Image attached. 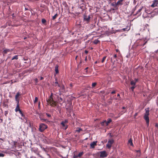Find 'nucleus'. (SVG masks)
<instances>
[{"label": "nucleus", "instance_id": "f257e3e1", "mask_svg": "<svg viewBox=\"0 0 158 158\" xmlns=\"http://www.w3.org/2000/svg\"><path fill=\"white\" fill-rule=\"evenodd\" d=\"M145 113L144 115V119L146 122V123L147 127H148L149 124V119L148 115L149 114V108H148L145 109Z\"/></svg>", "mask_w": 158, "mask_h": 158}, {"label": "nucleus", "instance_id": "f03ea898", "mask_svg": "<svg viewBox=\"0 0 158 158\" xmlns=\"http://www.w3.org/2000/svg\"><path fill=\"white\" fill-rule=\"evenodd\" d=\"M143 10L146 13H148V14H150L151 13V12L148 13V12L147 10L146 9V8L145 7H143V6H142V7L139 9L136 12V13L134 14H133V15L135 16H137V17L140 16L141 15V11L142 10Z\"/></svg>", "mask_w": 158, "mask_h": 158}, {"label": "nucleus", "instance_id": "7ed1b4c3", "mask_svg": "<svg viewBox=\"0 0 158 158\" xmlns=\"http://www.w3.org/2000/svg\"><path fill=\"white\" fill-rule=\"evenodd\" d=\"M47 128L48 126L46 125L44 123H41L40 125L39 130L40 132H42Z\"/></svg>", "mask_w": 158, "mask_h": 158}, {"label": "nucleus", "instance_id": "20e7f679", "mask_svg": "<svg viewBox=\"0 0 158 158\" xmlns=\"http://www.w3.org/2000/svg\"><path fill=\"white\" fill-rule=\"evenodd\" d=\"M73 106H72V103H69V105L66 107V109L67 111L69 113H71L73 110Z\"/></svg>", "mask_w": 158, "mask_h": 158}, {"label": "nucleus", "instance_id": "39448f33", "mask_svg": "<svg viewBox=\"0 0 158 158\" xmlns=\"http://www.w3.org/2000/svg\"><path fill=\"white\" fill-rule=\"evenodd\" d=\"M83 20L84 21H86V23H88L90 21V15H83Z\"/></svg>", "mask_w": 158, "mask_h": 158}, {"label": "nucleus", "instance_id": "423d86ee", "mask_svg": "<svg viewBox=\"0 0 158 158\" xmlns=\"http://www.w3.org/2000/svg\"><path fill=\"white\" fill-rule=\"evenodd\" d=\"M100 157L102 158H104L107 156L108 154L105 151L100 152Z\"/></svg>", "mask_w": 158, "mask_h": 158}, {"label": "nucleus", "instance_id": "0eeeda50", "mask_svg": "<svg viewBox=\"0 0 158 158\" xmlns=\"http://www.w3.org/2000/svg\"><path fill=\"white\" fill-rule=\"evenodd\" d=\"M158 4V0H154L152 1V3L151 6L152 7H155L157 6Z\"/></svg>", "mask_w": 158, "mask_h": 158}, {"label": "nucleus", "instance_id": "6e6552de", "mask_svg": "<svg viewBox=\"0 0 158 158\" xmlns=\"http://www.w3.org/2000/svg\"><path fill=\"white\" fill-rule=\"evenodd\" d=\"M60 124L62 125V128L64 130H66L68 128V125H66L65 123H64V122H61L60 123Z\"/></svg>", "mask_w": 158, "mask_h": 158}, {"label": "nucleus", "instance_id": "1a4fd4ad", "mask_svg": "<svg viewBox=\"0 0 158 158\" xmlns=\"http://www.w3.org/2000/svg\"><path fill=\"white\" fill-rule=\"evenodd\" d=\"M97 141H94L91 143L90 144V148H94L95 146L97 145Z\"/></svg>", "mask_w": 158, "mask_h": 158}, {"label": "nucleus", "instance_id": "9d476101", "mask_svg": "<svg viewBox=\"0 0 158 158\" xmlns=\"http://www.w3.org/2000/svg\"><path fill=\"white\" fill-rule=\"evenodd\" d=\"M130 27L128 26H127L125 28L122 29L120 30L121 31H128L130 30Z\"/></svg>", "mask_w": 158, "mask_h": 158}, {"label": "nucleus", "instance_id": "9b49d317", "mask_svg": "<svg viewBox=\"0 0 158 158\" xmlns=\"http://www.w3.org/2000/svg\"><path fill=\"white\" fill-rule=\"evenodd\" d=\"M123 1V0H120L118 1L116 3H115V5L117 6L118 5H123L122 2Z\"/></svg>", "mask_w": 158, "mask_h": 158}, {"label": "nucleus", "instance_id": "f8f14e48", "mask_svg": "<svg viewBox=\"0 0 158 158\" xmlns=\"http://www.w3.org/2000/svg\"><path fill=\"white\" fill-rule=\"evenodd\" d=\"M58 67L59 66L58 64H56L55 67V71L56 74H57L59 73Z\"/></svg>", "mask_w": 158, "mask_h": 158}, {"label": "nucleus", "instance_id": "ddd939ff", "mask_svg": "<svg viewBox=\"0 0 158 158\" xmlns=\"http://www.w3.org/2000/svg\"><path fill=\"white\" fill-rule=\"evenodd\" d=\"M21 110H20L19 108V104H17V106L16 107L15 109V111L16 112H17L18 111H19Z\"/></svg>", "mask_w": 158, "mask_h": 158}, {"label": "nucleus", "instance_id": "4468645a", "mask_svg": "<svg viewBox=\"0 0 158 158\" xmlns=\"http://www.w3.org/2000/svg\"><path fill=\"white\" fill-rule=\"evenodd\" d=\"M112 121V120L110 118H108L107 119V121L106 122V126H107L108 125V124L110 123Z\"/></svg>", "mask_w": 158, "mask_h": 158}, {"label": "nucleus", "instance_id": "2eb2a0df", "mask_svg": "<svg viewBox=\"0 0 158 158\" xmlns=\"http://www.w3.org/2000/svg\"><path fill=\"white\" fill-rule=\"evenodd\" d=\"M10 52V50L9 49L7 48L4 49L3 52L4 53L6 54H7L8 52Z\"/></svg>", "mask_w": 158, "mask_h": 158}, {"label": "nucleus", "instance_id": "dca6fc26", "mask_svg": "<svg viewBox=\"0 0 158 158\" xmlns=\"http://www.w3.org/2000/svg\"><path fill=\"white\" fill-rule=\"evenodd\" d=\"M128 143L130 144L131 146H133V144L132 143V139L131 138H130L128 141Z\"/></svg>", "mask_w": 158, "mask_h": 158}, {"label": "nucleus", "instance_id": "f3484780", "mask_svg": "<svg viewBox=\"0 0 158 158\" xmlns=\"http://www.w3.org/2000/svg\"><path fill=\"white\" fill-rule=\"evenodd\" d=\"M114 142V140L113 139H109L108 140V143L112 145Z\"/></svg>", "mask_w": 158, "mask_h": 158}, {"label": "nucleus", "instance_id": "a211bd4d", "mask_svg": "<svg viewBox=\"0 0 158 158\" xmlns=\"http://www.w3.org/2000/svg\"><path fill=\"white\" fill-rule=\"evenodd\" d=\"M137 7V6H135V7H134L132 9V10H131V14H133H133H134V12L135 11V10H136V7Z\"/></svg>", "mask_w": 158, "mask_h": 158}, {"label": "nucleus", "instance_id": "6ab92c4d", "mask_svg": "<svg viewBox=\"0 0 158 158\" xmlns=\"http://www.w3.org/2000/svg\"><path fill=\"white\" fill-rule=\"evenodd\" d=\"M99 42H100V41L98 40V39L95 40L93 41V43L94 44H97Z\"/></svg>", "mask_w": 158, "mask_h": 158}, {"label": "nucleus", "instance_id": "aec40b11", "mask_svg": "<svg viewBox=\"0 0 158 158\" xmlns=\"http://www.w3.org/2000/svg\"><path fill=\"white\" fill-rule=\"evenodd\" d=\"M60 89L62 90V92L65 91L64 86L63 85H61Z\"/></svg>", "mask_w": 158, "mask_h": 158}, {"label": "nucleus", "instance_id": "412c9836", "mask_svg": "<svg viewBox=\"0 0 158 158\" xmlns=\"http://www.w3.org/2000/svg\"><path fill=\"white\" fill-rule=\"evenodd\" d=\"M18 59V55H16L14 56L11 59V60H17Z\"/></svg>", "mask_w": 158, "mask_h": 158}, {"label": "nucleus", "instance_id": "4be33fe9", "mask_svg": "<svg viewBox=\"0 0 158 158\" xmlns=\"http://www.w3.org/2000/svg\"><path fill=\"white\" fill-rule=\"evenodd\" d=\"M19 113L21 115V116L23 117V118H25V115L23 114V113L22 112V111H21V110L19 111Z\"/></svg>", "mask_w": 158, "mask_h": 158}, {"label": "nucleus", "instance_id": "5701e85b", "mask_svg": "<svg viewBox=\"0 0 158 158\" xmlns=\"http://www.w3.org/2000/svg\"><path fill=\"white\" fill-rule=\"evenodd\" d=\"M46 100H47V102H49V103H51L53 101V99H51L50 98H49V99H47Z\"/></svg>", "mask_w": 158, "mask_h": 158}, {"label": "nucleus", "instance_id": "b1692460", "mask_svg": "<svg viewBox=\"0 0 158 158\" xmlns=\"http://www.w3.org/2000/svg\"><path fill=\"white\" fill-rule=\"evenodd\" d=\"M106 120H105L103 121V122H101V124L102 126H106Z\"/></svg>", "mask_w": 158, "mask_h": 158}, {"label": "nucleus", "instance_id": "393cba45", "mask_svg": "<svg viewBox=\"0 0 158 158\" xmlns=\"http://www.w3.org/2000/svg\"><path fill=\"white\" fill-rule=\"evenodd\" d=\"M130 84L131 85H136V83L135 82V81H134L133 80H132L131 81Z\"/></svg>", "mask_w": 158, "mask_h": 158}, {"label": "nucleus", "instance_id": "a878e982", "mask_svg": "<svg viewBox=\"0 0 158 158\" xmlns=\"http://www.w3.org/2000/svg\"><path fill=\"white\" fill-rule=\"evenodd\" d=\"M39 118H40V119L43 122H46V121H48V120L47 119L42 118H41L40 116L39 117Z\"/></svg>", "mask_w": 158, "mask_h": 158}, {"label": "nucleus", "instance_id": "bb28decb", "mask_svg": "<svg viewBox=\"0 0 158 158\" xmlns=\"http://www.w3.org/2000/svg\"><path fill=\"white\" fill-rule=\"evenodd\" d=\"M111 146V145L109 143H107L106 144V147L109 149H110Z\"/></svg>", "mask_w": 158, "mask_h": 158}, {"label": "nucleus", "instance_id": "cd10ccee", "mask_svg": "<svg viewBox=\"0 0 158 158\" xmlns=\"http://www.w3.org/2000/svg\"><path fill=\"white\" fill-rule=\"evenodd\" d=\"M50 105L53 107L55 106H56V104L55 102H52L51 103H50Z\"/></svg>", "mask_w": 158, "mask_h": 158}, {"label": "nucleus", "instance_id": "c85d7f7f", "mask_svg": "<svg viewBox=\"0 0 158 158\" xmlns=\"http://www.w3.org/2000/svg\"><path fill=\"white\" fill-rule=\"evenodd\" d=\"M41 22L42 23L45 24L46 22V21L44 19H42L41 20Z\"/></svg>", "mask_w": 158, "mask_h": 158}, {"label": "nucleus", "instance_id": "c756f323", "mask_svg": "<svg viewBox=\"0 0 158 158\" xmlns=\"http://www.w3.org/2000/svg\"><path fill=\"white\" fill-rule=\"evenodd\" d=\"M58 16L57 14H56L54 16H52V19L53 20L55 19L57 17V16Z\"/></svg>", "mask_w": 158, "mask_h": 158}, {"label": "nucleus", "instance_id": "7c9ffc66", "mask_svg": "<svg viewBox=\"0 0 158 158\" xmlns=\"http://www.w3.org/2000/svg\"><path fill=\"white\" fill-rule=\"evenodd\" d=\"M135 87H136L135 85H133L130 88L131 89V91H133L134 89L135 88Z\"/></svg>", "mask_w": 158, "mask_h": 158}, {"label": "nucleus", "instance_id": "2f4dec72", "mask_svg": "<svg viewBox=\"0 0 158 158\" xmlns=\"http://www.w3.org/2000/svg\"><path fill=\"white\" fill-rule=\"evenodd\" d=\"M95 27V24H91L90 25V28L91 29H93Z\"/></svg>", "mask_w": 158, "mask_h": 158}, {"label": "nucleus", "instance_id": "473e14b6", "mask_svg": "<svg viewBox=\"0 0 158 158\" xmlns=\"http://www.w3.org/2000/svg\"><path fill=\"white\" fill-rule=\"evenodd\" d=\"M78 129L76 130V131L78 133H79L80 131H82V129L81 128H78Z\"/></svg>", "mask_w": 158, "mask_h": 158}, {"label": "nucleus", "instance_id": "72a5a7b5", "mask_svg": "<svg viewBox=\"0 0 158 158\" xmlns=\"http://www.w3.org/2000/svg\"><path fill=\"white\" fill-rule=\"evenodd\" d=\"M83 154V152H80L78 155L77 156H78L79 157H81Z\"/></svg>", "mask_w": 158, "mask_h": 158}, {"label": "nucleus", "instance_id": "f704fd0d", "mask_svg": "<svg viewBox=\"0 0 158 158\" xmlns=\"http://www.w3.org/2000/svg\"><path fill=\"white\" fill-rule=\"evenodd\" d=\"M97 85V83L94 82L92 83V86L93 88L94 87Z\"/></svg>", "mask_w": 158, "mask_h": 158}, {"label": "nucleus", "instance_id": "c9c22d12", "mask_svg": "<svg viewBox=\"0 0 158 158\" xmlns=\"http://www.w3.org/2000/svg\"><path fill=\"white\" fill-rule=\"evenodd\" d=\"M20 94L19 92H18L15 96V98H18V97L20 95Z\"/></svg>", "mask_w": 158, "mask_h": 158}, {"label": "nucleus", "instance_id": "e433bc0d", "mask_svg": "<svg viewBox=\"0 0 158 158\" xmlns=\"http://www.w3.org/2000/svg\"><path fill=\"white\" fill-rule=\"evenodd\" d=\"M79 157L77 156V155H76L74 154L73 156V158H78Z\"/></svg>", "mask_w": 158, "mask_h": 158}, {"label": "nucleus", "instance_id": "4c0bfd02", "mask_svg": "<svg viewBox=\"0 0 158 158\" xmlns=\"http://www.w3.org/2000/svg\"><path fill=\"white\" fill-rule=\"evenodd\" d=\"M38 100V98L37 97H35V100L34 101V103H36Z\"/></svg>", "mask_w": 158, "mask_h": 158}, {"label": "nucleus", "instance_id": "58836bf2", "mask_svg": "<svg viewBox=\"0 0 158 158\" xmlns=\"http://www.w3.org/2000/svg\"><path fill=\"white\" fill-rule=\"evenodd\" d=\"M106 56H105L103 57L102 59V63H103L104 62V61L106 59Z\"/></svg>", "mask_w": 158, "mask_h": 158}, {"label": "nucleus", "instance_id": "ea45409f", "mask_svg": "<svg viewBox=\"0 0 158 158\" xmlns=\"http://www.w3.org/2000/svg\"><path fill=\"white\" fill-rule=\"evenodd\" d=\"M15 101L17 102V104H19V99H18L17 98H15Z\"/></svg>", "mask_w": 158, "mask_h": 158}, {"label": "nucleus", "instance_id": "a19ab883", "mask_svg": "<svg viewBox=\"0 0 158 158\" xmlns=\"http://www.w3.org/2000/svg\"><path fill=\"white\" fill-rule=\"evenodd\" d=\"M62 122H64V123L65 124L68 123V120L67 119H65L64 121H62Z\"/></svg>", "mask_w": 158, "mask_h": 158}, {"label": "nucleus", "instance_id": "79ce46f5", "mask_svg": "<svg viewBox=\"0 0 158 158\" xmlns=\"http://www.w3.org/2000/svg\"><path fill=\"white\" fill-rule=\"evenodd\" d=\"M46 115L48 117H50L51 116V115L49 114L48 113H46Z\"/></svg>", "mask_w": 158, "mask_h": 158}, {"label": "nucleus", "instance_id": "37998d69", "mask_svg": "<svg viewBox=\"0 0 158 158\" xmlns=\"http://www.w3.org/2000/svg\"><path fill=\"white\" fill-rule=\"evenodd\" d=\"M4 156V154L2 153H0V157H3Z\"/></svg>", "mask_w": 158, "mask_h": 158}, {"label": "nucleus", "instance_id": "c03bdc74", "mask_svg": "<svg viewBox=\"0 0 158 158\" xmlns=\"http://www.w3.org/2000/svg\"><path fill=\"white\" fill-rule=\"evenodd\" d=\"M44 141L45 143H48V142L47 141V140L46 139H44Z\"/></svg>", "mask_w": 158, "mask_h": 158}, {"label": "nucleus", "instance_id": "a18cd8bd", "mask_svg": "<svg viewBox=\"0 0 158 158\" xmlns=\"http://www.w3.org/2000/svg\"><path fill=\"white\" fill-rule=\"evenodd\" d=\"M52 96V93L51 94V95L49 97V98H50L51 99H53Z\"/></svg>", "mask_w": 158, "mask_h": 158}, {"label": "nucleus", "instance_id": "49530a36", "mask_svg": "<svg viewBox=\"0 0 158 158\" xmlns=\"http://www.w3.org/2000/svg\"><path fill=\"white\" fill-rule=\"evenodd\" d=\"M108 134L109 135V136H110V138L112 137H113L114 136V135H111V133H109Z\"/></svg>", "mask_w": 158, "mask_h": 158}, {"label": "nucleus", "instance_id": "de8ad7c7", "mask_svg": "<svg viewBox=\"0 0 158 158\" xmlns=\"http://www.w3.org/2000/svg\"><path fill=\"white\" fill-rule=\"evenodd\" d=\"M155 12L157 13V14H158V10L157 9H156L155 10Z\"/></svg>", "mask_w": 158, "mask_h": 158}, {"label": "nucleus", "instance_id": "09e8293b", "mask_svg": "<svg viewBox=\"0 0 158 158\" xmlns=\"http://www.w3.org/2000/svg\"><path fill=\"white\" fill-rule=\"evenodd\" d=\"M138 81V79H137V78H135V83Z\"/></svg>", "mask_w": 158, "mask_h": 158}, {"label": "nucleus", "instance_id": "8fccbe9b", "mask_svg": "<svg viewBox=\"0 0 158 158\" xmlns=\"http://www.w3.org/2000/svg\"><path fill=\"white\" fill-rule=\"evenodd\" d=\"M136 151L137 152H139L140 154L141 153L140 150H136Z\"/></svg>", "mask_w": 158, "mask_h": 158}, {"label": "nucleus", "instance_id": "3c124183", "mask_svg": "<svg viewBox=\"0 0 158 158\" xmlns=\"http://www.w3.org/2000/svg\"><path fill=\"white\" fill-rule=\"evenodd\" d=\"M81 66V64H79L78 65H77V68H79Z\"/></svg>", "mask_w": 158, "mask_h": 158}, {"label": "nucleus", "instance_id": "603ef678", "mask_svg": "<svg viewBox=\"0 0 158 158\" xmlns=\"http://www.w3.org/2000/svg\"><path fill=\"white\" fill-rule=\"evenodd\" d=\"M111 5H112V6H114V7H115L117 6H115V4H114V3H112L111 4Z\"/></svg>", "mask_w": 158, "mask_h": 158}, {"label": "nucleus", "instance_id": "864d4df0", "mask_svg": "<svg viewBox=\"0 0 158 158\" xmlns=\"http://www.w3.org/2000/svg\"><path fill=\"white\" fill-rule=\"evenodd\" d=\"M85 52L86 54H87L88 52V51L87 50H85Z\"/></svg>", "mask_w": 158, "mask_h": 158}, {"label": "nucleus", "instance_id": "5fc2aeb1", "mask_svg": "<svg viewBox=\"0 0 158 158\" xmlns=\"http://www.w3.org/2000/svg\"><path fill=\"white\" fill-rule=\"evenodd\" d=\"M115 93V91H113L111 92V94H114Z\"/></svg>", "mask_w": 158, "mask_h": 158}, {"label": "nucleus", "instance_id": "6e6d98bb", "mask_svg": "<svg viewBox=\"0 0 158 158\" xmlns=\"http://www.w3.org/2000/svg\"><path fill=\"white\" fill-rule=\"evenodd\" d=\"M82 62V59L80 60L79 64H81Z\"/></svg>", "mask_w": 158, "mask_h": 158}, {"label": "nucleus", "instance_id": "4d7b16f0", "mask_svg": "<svg viewBox=\"0 0 158 158\" xmlns=\"http://www.w3.org/2000/svg\"><path fill=\"white\" fill-rule=\"evenodd\" d=\"M12 17H13V18H14V17H15V14H14V13L12 15Z\"/></svg>", "mask_w": 158, "mask_h": 158}, {"label": "nucleus", "instance_id": "13d9d810", "mask_svg": "<svg viewBox=\"0 0 158 158\" xmlns=\"http://www.w3.org/2000/svg\"><path fill=\"white\" fill-rule=\"evenodd\" d=\"M114 58H116L117 57V55L116 54H115L114 56Z\"/></svg>", "mask_w": 158, "mask_h": 158}, {"label": "nucleus", "instance_id": "bf43d9fd", "mask_svg": "<svg viewBox=\"0 0 158 158\" xmlns=\"http://www.w3.org/2000/svg\"><path fill=\"white\" fill-rule=\"evenodd\" d=\"M1 140L2 141V142L4 141L3 139L2 138H0V142H1Z\"/></svg>", "mask_w": 158, "mask_h": 158}, {"label": "nucleus", "instance_id": "052dcab7", "mask_svg": "<svg viewBox=\"0 0 158 158\" xmlns=\"http://www.w3.org/2000/svg\"><path fill=\"white\" fill-rule=\"evenodd\" d=\"M137 114H137V113H136L134 115V116L135 117L137 115Z\"/></svg>", "mask_w": 158, "mask_h": 158}, {"label": "nucleus", "instance_id": "680f3d73", "mask_svg": "<svg viewBox=\"0 0 158 158\" xmlns=\"http://www.w3.org/2000/svg\"><path fill=\"white\" fill-rule=\"evenodd\" d=\"M44 79V77H40V80H43V79Z\"/></svg>", "mask_w": 158, "mask_h": 158}, {"label": "nucleus", "instance_id": "e2e57ef3", "mask_svg": "<svg viewBox=\"0 0 158 158\" xmlns=\"http://www.w3.org/2000/svg\"><path fill=\"white\" fill-rule=\"evenodd\" d=\"M63 5H65L66 4V3L65 2H63Z\"/></svg>", "mask_w": 158, "mask_h": 158}, {"label": "nucleus", "instance_id": "0e129e2a", "mask_svg": "<svg viewBox=\"0 0 158 158\" xmlns=\"http://www.w3.org/2000/svg\"><path fill=\"white\" fill-rule=\"evenodd\" d=\"M109 103H110V104H111V103H112V100H111V101H109Z\"/></svg>", "mask_w": 158, "mask_h": 158}, {"label": "nucleus", "instance_id": "69168bd1", "mask_svg": "<svg viewBox=\"0 0 158 158\" xmlns=\"http://www.w3.org/2000/svg\"><path fill=\"white\" fill-rule=\"evenodd\" d=\"M155 127H158V124H156V125H155Z\"/></svg>", "mask_w": 158, "mask_h": 158}, {"label": "nucleus", "instance_id": "338daca9", "mask_svg": "<svg viewBox=\"0 0 158 158\" xmlns=\"http://www.w3.org/2000/svg\"><path fill=\"white\" fill-rule=\"evenodd\" d=\"M35 81L36 82V83H37V82H38V79H37L36 78L35 79Z\"/></svg>", "mask_w": 158, "mask_h": 158}, {"label": "nucleus", "instance_id": "774afa93", "mask_svg": "<svg viewBox=\"0 0 158 158\" xmlns=\"http://www.w3.org/2000/svg\"><path fill=\"white\" fill-rule=\"evenodd\" d=\"M61 86V85H59V84H58V86L59 87H60Z\"/></svg>", "mask_w": 158, "mask_h": 158}]
</instances>
